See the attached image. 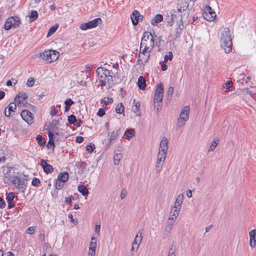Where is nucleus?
Instances as JSON below:
<instances>
[{
  "label": "nucleus",
  "mask_w": 256,
  "mask_h": 256,
  "mask_svg": "<svg viewBox=\"0 0 256 256\" xmlns=\"http://www.w3.org/2000/svg\"><path fill=\"white\" fill-rule=\"evenodd\" d=\"M220 45L226 53L232 51V34L228 28H224L220 36Z\"/></svg>",
  "instance_id": "obj_4"
},
{
  "label": "nucleus",
  "mask_w": 256,
  "mask_h": 256,
  "mask_svg": "<svg viewBox=\"0 0 256 256\" xmlns=\"http://www.w3.org/2000/svg\"><path fill=\"white\" fill-rule=\"evenodd\" d=\"M35 226H30L27 229L26 233L28 234H32L35 232Z\"/></svg>",
  "instance_id": "obj_49"
},
{
  "label": "nucleus",
  "mask_w": 256,
  "mask_h": 256,
  "mask_svg": "<svg viewBox=\"0 0 256 256\" xmlns=\"http://www.w3.org/2000/svg\"><path fill=\"white\" fill-rule=\"evenodd\" d=\"M40 183V180L37 178H34L32 182V186H39Z\"/></svg>",
  "instance_id": "obj_44"
},
{
  "label": "nucleus",
  "mask_w": 256,
  "mask_h": 256,
  "mask_svg": "<svg viewBox=\"0 0 256 256\" xmlns=\"http://www.w3.org/2000/svg\"><path fill=\"white\" fill-rule=\"evenodd\" d=\"M38 16V14L37 11L36 10H32L30 12V15L29 16L30 17V22H32L34 21Z\"/></svg>",
  "instance_id": "obj_34"
},
{
  "label": "nucleus",
  "mask_w": 256,
  "mask_h": 256,
  "mask_svg": "<svg viewBox=\"0 0 256 256\" xmlns=\"http://www.w3.org/2000/svg\"><path fill=\"white\" fill-rule=\"evenodd\" d=\"M57 110L55 109L54 106L52 107L50 110V114L52 116H54L56 114Z\"/></svg>",
  "instance_id": "obj_59"
},
{
  "label": "nucleus",
  "mask_w": 256,
  "mask_h": 256,
  "mask_svg": "<svg viewBox=\"0 0 256 256\" xmlns=\"http://www.w3.org/2000/svg\"><path fill=\"white\" fill-rule=\"evenodd\" d=\"M74 103V102L70 98H68L64 102L65 105L68 106H70Z\"/></svg>",
  "instance_id": "obj_56"
},
{
  "label": "nucleus",
  "mask_w": 256,
  "mask_h": 256,
  "mask_svg": "<svg viewBox=\"0 0 256 256\" xmlns=\"http://www.w3.org/2000/svg\"><path fill=\"white\" fill-rule=\"evenodd\" d=\"M68 180V174L67 172H64L59 174L58 177V180L60 182H65Z\"/></svg>",
  "instance_id": "obj_25"
},
{
  "label": "nucleus",
  "mask_w": 256,
  "mask_h": 256,
  "mask_svg": "<svg viewBox=\"0 0 256 256\" xmlns=\"http://www.w3.org/2000/svg\"><path fill=\"white\" fill-rule=\"evenodd\" d=\"M138 84L139 88L142 90H144L146 87V80L142 76L139 77L138 82Z\"/></svg>",
  "instance_id": "obj_29"
},
{
  "label": "nucleus",
  "mask_w": 256,
  "mask_h": 256,
  "mask_svg": "<svg viewBox=\"0 0 256 256\" xmlns=\"http://www.w3.org/2000/svg\"><path fill=\"white\" fill-rule=\"evenodd\" d=\"M10 180L12 184L20 192H24L26 188V179L20 178L18 176H12L10 174H6L4 178L5 183H8Z\"/></svg>",
  "instance_id": "obj_1"
},
{
  "label": "nucleus",
  "mask_w": 256,
  "mask_h": 256,
  "mask_svg": "<svg viewBox=\"0 0 256 256\" xmlns=\"http://www.w3.org/2000/svg\"><path fill=\"white\" fill-rule=\"evenodd\" d=\"M113 102V99L112 98H104L102 100V103L104 104V105L106 106L109 104L112 103Z\"/></svg>",
  "instance_id": "obj_41"
},
{
  "label": "nucleus",
  "mask_w": 256,
  "mask_h": 256,
  "mask_svg": "<svg viewBox=\"0 0 256 256\" xmlns=\"http://www.w3.org/2000/svg\"><path fill=\"white\" fill-rule=\"evenodd\" d=\"M124 110V106L122 103L118 104L116 108V112L118 114H122Z\"/></svg>",
  "instance_id": "obj_37"
},
{
  "label": "nucleus",
  "mask_w": 256,
  "mask_h": 256,
  "mask_svg": "<svg viewBox=\"0 0 256 256\" xmlns=\"http://www.w3.org/2000/svg\"><path fill=\"white\" fill-rule=\"evenodd\" d=\"M174 92V88L170 86L167 91L168 98H170Z\"/></svg>",
  "instance_id": "obj_48"
},
{
  "label": "nucleus",
  "mask_w": 256,
  "mask_h": 256,
  "mask_svg": "<svg viewBox=\"0 0 256 256\" xmlns=\"http://www.w3.org/2000/svg\"><path fill=\"white\" fill-rule=\"evenodd\" d=\"M21 24L20 20L17 16H10L6 21L4 28L6 30H10L12 28L18 27Z\"/></svg>",
  "instance_id": "obj_6"
},
{
  "label": "nucleus",
  "mask_w": 256,
  "mask_h": 256,
  "mask_svg": "<svg viewBox=\"0 0 256 256\" xmlns=\"http://www.w3.org/2000/svg\"><path fill=\"white\" fill-rule=\"evenodd\" d=\"M94 144H90L86 146V150L90 154L92 153L95 149Z\"/></svg>",
  "instance_id": "obj_42"
},
{
  "label": "nucleus",
  "mask_w": 256,
  "mask_h": 256,
  "mask_svg": "<svg viewBox=\"0 0 256 256\" xmlns=\"http://www.w3.org/2000/svg\"><path fill=\"white\" fill-rule=\"evenodd\" d=\"M168 256H176L175 250L172 248H170L168 250Z\"/></svg>",
  "instance_id": "obj_58"
},
{
  "label": "nucleus",
  "mask_w": 256,
  "mask_h": 256,
  "mask_svg": "<svg viewBox=\"0 0 256 256\" xmlns=\"http://www.w3.org/2000/svg\"><path fill=\"white\" fill-rule=\"evenodd\" d=\"M250 238V239H254L256 238V230L254 229L250 230L249 232Z\"/></svg>",
  "instance_id": "obj_50"
},
{
  "label": "nucleus",
  "mask_w": 256,
  "mask_h": 256,
  "mask_svg": "<svg viewBox=\"0 0 256 256\" xmlns=\"http://www.w3.org/2000/svg\"><path fill=\"white\" fill-rule=\"evenodd\" d=\"M84 140V138L82 136H78L76 138V142L79 144L82 143Z\"/></svg>",
  "instance_id": "obj_63"
},
{
  "label": "nucleus",
  "mask_w": 256,
  "mask_h": 256,
  "mask_svg": "<svg viewBox=\"0 0 256 256\" xmlns=\"http://www.w3.org/2000/svg\"><path fill=\"white\" fill-rule=\"evenodd\" d=\"M184 198V196L183 194H178L174 202V204L172 206L180 210L183 202Z\"/></svg>",
  "instance_id": "obj_22"
},
{
  "label": "nucleus",
  "mask_w": 256,
  "mask_h": 256,
  "mask_svg": "<svg viewBox=\"0 0 256 256\" xmlns=\"http://www.w3.org/2000/svg\"><path fill=\"white\" fill-rule=\"evenodd\" d=\"M175 221L176 220L168 218L165 228L166 231L168 232H170Z\"/></svg>",
  "instance_id": "obj_28"
},
{
  "label": "nucleus",
  "mask_w": 256,
  "mask_h": 256,
  "mask_svg": "<svg viewBox=\"0 0 256 256\" xmlns=\"http://www.w3.org/2000/svg\"><path fill=\"white\" fill-rule=\"evenodd\" d=\"M164 88L163 84L160 83L156 86L154 91V100L158 106H160L164 96Z\"/></svg>",
  "instance_id": "obj_7"
},
{
  "label": "nucleus",
  "mask_w": 256,
  "mask_h": 256,
  "mask_svg": "<svg viewBox=\"0 0 256 256\" xmlns=\"http://www.w3.org/2000/svg\"><path fill=\"white\" fill-rule=\"evenodd\" d=\"M6 206V204L4 200V199L0 197V208H5Z\"/></svg>",
  "instance_id": "obj_57"
},
{
  "label": "nucleus",
  "mask_w": 256,
  "mask_h": 256,
  "mask_svg": "<svg viewBox=\"0 0 256 256\" xmlns=\"http://www.w3.org/2000/svg\"><path fill=\"white\" fill-rule=\"evenodd\" d=\"M184 28V25L182 24H178V26L175 28V30L172 32V34H171V36L174 38V40L177 39L178 38L182 32V29Z\"/></svg>",
  "instance_id": "obj_19"
},
{
  "label": "nucleus",
  "mask_w": 256,
  "mask_h": 256,
  "mask_svg": "<svg viewBox=\"0 0 256 256\" xmlns=\"http://www.w3.org/2000/svg\"><path fill=\"white\" fill-rule=\"evenodd\" d=\"M218 142H219V140L218 139L214 140L212 142L211 145L210 146L209 148L208 152L213 151L214 150V149L216 148L217 145L218 144Z\"/></svg>",
  "instance_id": "obj_39"
},
{
  "label": "nucleus",
  "mask_w": 256,
  "mask_h": 256,
  "mask_svg": "<svg viewBox=\"0 0 256 256\" xmlns=\"http://www.w3.org/2000/svg\"><path fill=\"white\" fill-rule=\"evenodd\" d=\"M134 105L132 106V110L134 112H136L139 110V108L140 104L138 102H136V100L134 99L133 101Z\"/></svg>",
  "instance_id": "obj_36"
},
{
  "label": "nucleus",
  "mask_w": 256,
  "mask_h": 256,
  "mask_svg": "<svg viewBox=\"0 0 256 256\" xmlns=\"http://www.w3.org/2000/svg\"><path fill=\"white\" fill-rule=\"evenodd\" d=\"M166 62H164L162 65L161 66V69L163 71H164V70H166V69H167V66L166 64Z\"/></svg>",
  "instance_id": "obj_64"
},
{
  "label": "nucleus",
  "mask_w": 256,
  "mask_h": 256,
  "mask_svg": "<svg viewBox=\"0 0 256 256\" xmlns=\"http://www.w3.org/2000/svg\"><path fill=\"white\" fill-rule=\"evenodd\" d=\"M48 137H49V140H48V144L54 146V134L50 132H48Z\"/></svg>",
  "instance_id": "obj_45"
},
{
  "label": "nucleus",
  "mask_w": 256,
  "mask_h": 256,
  "mask_svg": "<svg viewBox=\"0 0 256 256\" xmlns=\"http://www.w3.org/2000/svg\"><path fill=\"white\" fill-rule=\"evenodd\" d=\"M140 236L137 234L132 244V246L131 248L132 254H134V252H136L139 247V246L142 240V234L140 232Z\"/></svg>",
  "instance_id": "obj_12"
},
{
  "label": "nucleus",
  "mask_w": 256,
  "mask_h": 256,
  "mask_svg": "<svg viewBox=\"0 0 256 256\" xmlns=\"http://www.w3.org/2000/svg\"><path fill=\"white\" fill-rule=\"evenodd\" d=\"M97 78L99 80L100 85L102 86H106V88L110 87L109 82L112 80V76L110 71L102 66L97 68Z\"/></svg>",
  "instance_id": "obj_3"
},
{
  "label": "nucleus",
  "mask_w": 256,
  "mask_h": 256,
  "mask_svg": "<svg viewBox=\"0 0 256 256\" xmlns=\"http://www.w3.org/2000/svg\"><path fill=\"white\" fill-rule=\"evenodd\" d=\"M8 208L9 209L12 208L14 206V201L8 202Z\"/></svg>",
  "instance_id": "obj_60"
},
{
  "label": "nucleus",
  "mask_w": 256,
  "mask_h": 256,
  "mask_svg": "<svg viewBox=\"0 0 256 256\" xmlns=\"http://www.w3.org/2000/svg\"><path fill=\"white\" fill-rule=\"evenodd\" d=\"M58 24H56L54 26H52L49 30V31L47 34V37H49L50 36H52L53 34H54L55 32L58 30Z\"/></svg>",
  "instance_id": "obj_35"
},
{
  "label": "nucleus",
  "mask_w": 256,
  "mask_h": 256,
  "mask_svg": "<svg viewBox=\"0 0 256 256\" xmlns=\"http://www.w3.org/2000/svg\"><path fill=\"white\" fill-rule=\"evenodd\" d=\"M142 50L140 48L138 54V61L140 64L144 65L148 62L150 58V52L142 53Z\"/></svg>",
  "instance_id": "obj_13"
},
{
  "label": "nucleus",
  "mask_w": 256,
  "mask_h": 256,
  "mask_svg": "<svg viewBox=\"0 0 256 256\" xmlns=\"http://www.w3.org/2000/svg\"><path fill=\"white\" fill-rule=\"evenodd\" d=\"M58 180L55 184L56 188L57 190H61L64 187V184Z\"/></svg>",
  "instance_id": "obj_51"
},
{
  "label": "nucleus",
  "mask_w": 256,
  "mask_h": 256,
  "mask_svg": "<svg viewBox=\"0 0 256 256\" xmlns=\"http://www.w3.org/2000/svg\"><path fill=\"white\" fill-rule=\"evenodd\" d=\"M120 134V128H116L112 132L108 134V135L110 136V140L108 146L106 148V150H108L110 146L114 142L115 140Z\"/></svg>",
  "instance_id": "obj_10"
},
{
  "label": "nucleus",
  "mask_w": 256,
  "mask_h": 256,
  "mask_svg": "<svg viewBox=\"0 0 256 256\" xmlns=\"http://www.w3.org/2000/svg\"><path fill=\"white\" fill-rule=\"evenodd\" d=\"M173 55L172 52H169L168 54H166L164 56V62H166L168 60H171L172 59Z\"/></svg>",
  "instance_id": "obj_43"
},
{
  "label": "nucleus",
  "mask_w": 256,
  "mask_h": 256,
  "mask_svg": "<svg viewBox=\"0 0 256 256\" xmlns=\"http://www.w3.org/2000/svg\"><path fill=\"white\" fill-rule=\"evenodd\" d=\"M95 27H96V18L88 22L82 23L80 26V28L82 30H86Z\"/></svg>",
  "instance_id": "obj_15"
},
{
  "label": "nucleus",
  "mask_w": 256,
  "mask_h": 256,
  "mask_svg": "<svg viewBox=\"0 0 256 256\" xmlns=\"http://www.w3.org/2000/svg\"><path fill=\"white\" fill-rule=\"evenodd\" d=\"M166 154L167 153L164 152L158 151L156 165V170L157 173H158L161 171L162 166L166 158Z\"/></svg>",
  "instance_id": "obj_8"
},
{
  "label": "nucleus",
  "mask_w": 256,
  "mask_h": 256,
  "mask_svg": "<svg viewBox=\"0 0 256 256\" xmlns=\"http://www.w3.org/2000/svg\"><path fill=\"white\" fill-rule=\"evenodd\" d=\"M36 140H38V144L40 146H44L45 144L46 141L40 135L36 136Z\"/></svg>",
  "instance_id": "obj_38"
},
{
  "label": "nucleus",
  "mask_w": 256,
  "mask_h": 256,
  "mask_svg": "<svg viewBox=\"0 0 256 256\" xmlns=\"http://www.w3.org/2000/svg\"><path fill=\"white\" fill-rule=\"evenodd\" d=\"M105 114V110L104 108H100L97 112V115L100 117L103 116Z\"/></svg>",
  "instance_id": "obj_54"
},
{
  "label": "nucleus",
  "mask_w": 256,
  "mask_h": 256,
  "mask_svg": "<svg viewBox=\"0 0 256 256\" xmlns=\"http://www.w3.org/2000/svg\"><path fill=\"white\" fill-rule=\"evenodd\" d=\"M28 98L27 94L24 92H19L15 97L14 101L16 103L17 106H18L21 105L22 104H26V107L30 108L31 106V104L26 102L24 103V100Z\"/></svg>",
  "instance_id": "obj_9"
},
{
  "label": "nucleus",
  "mask_w": 256,
  "mask_h": 256,
  "mask_svg": "<svg viewBox=\"0 0 256 256\" xmlns=\"http://www.w3.org/2000/svg\"><path fill=\"white\" fill-rule=\"evenodd\" d=\"M188 6V3L187 0H178L177 9L179 13L186 10Z\"/></svg>",
  "instance_id": "obj_14"
},
{
  "label": "nucleus",
  "mask_w": 256,
  "mask_h": 256,
  "mask_svg": "<svg viewBox=\"0 0 256 256\" xmlns=\"http://www.w3.org/2000/svg\"><path fill=\"white\" fill-rule=\"evenodd\" d=\"M122 144H118L116 150L114 151H117V152H121L122 151Z\"/></svg>",
  "instance_id": "obj_61"
},
{
  "label": "nucleus",
  "mask_w": 256,
  "mask_h": 256,
  "mask_svg": "<svg viewBox=\"0 0 256 256\" xmlns=\"http://www.w3.org/2000/svg\"><path fill=\"white\" fill-rule=\"evenodd\" d=\"M134 134V130L132 128H130L124 134V136H125V138L129 140L130 138H131L132 136H133Z\"/></svg>",
  "instance_id": "obj_32"
},
{
  "label": "nucleus",
  "mask_w": 256,
  "mask_h": 256,
  "mask_svg": "<svg viewBox=\"0 0 256 256\" xmlns=\"http://www.w3.org/2000/svg\"><path fill=\"white\" fill-rule=\"evenodd\" d=\"M140 16L142 17V16L140 15L138 10H135L132 12L130 16V18L134 25L136 26L138 24L139 20V18Z\"/></svg>",
  "instance_id": "obj_21"
},
{
  "label": "nucleus",
  "mask_w": 256,
  "mask_h": 256,
  "mask_svg": "<svg viewBox=\"0 0 256 256\" xmlns=\"http://www.w3.org/2000/svg\"><path fill=\"white\" fill-rule=\"evenodd\" d=\"M154 46V37L148 32H145L141 40L140 48L142 50V52H150Z\"/></svg>",
  "instance_id": "obj_2"
},
{
  "label": "nucleus",
  "mask_w": 256,
  "mask_h": 256,
  "mask_svg": "<svg viewBox=\"0 0 256 256\" xmlns=\"http://www.w3.org/2000/svg\"><path fill=\"white\" fill-rule=\"evenodd\" d=\"M16 106L17 104L14 102L10 103L6 108V109L8 108V111H9L10 112H14L16 109Z\"/></svg>",
  "instance_id": "obj_33"
},
{
  "label": "nucleus",
  "mask_w": 256,
  "mask_h": 256,
  "mask_svg": "<svg viewBox=\"0 0 256 256\" xmlns=\"http://www.w3.org/2000/svg\"><path fill=\"white\" fill-rule=\"evenodd\" d=\"M190 108L189 106H186L181 112L178 120L176 126L178 128L184 126L186 122L188 120Z\"/></svg>",
  "instance_id": "obj_5"
},
{
  "label": "nucleus",
  "mask_w": 256,
  "mask_h": 256,
  "mask_svg": "<svg viewBox=\"0 0 256 256\" xmlns=\"http://www.w3.org/2000/svg\"><path fill=\"white\" fill-rule=\"evenodd\" d=\"M50 50H46L43 52H39L37 54L38 57L42 58V60L46 61L47 63H51L50 60Z\"/></svg>",
  "instance_id": "obj_17"
},
{
  "label": "nucleus",
  "mask_w": 256,
  "mask_h": 256,
  "mask_svg": "<svg viewBox=\"0 0 256 256\" xmlns=\"http://www.w3.org/2000/svg\"><path fill=\"white\" fill-rule=\"evenodd\" d=\"M203 14L204 18L209 22L213 21L216 16L215 12L210 13L207 11H204Z\"/></svg>",
  "instance_id": "obj_24"
},
{
  "label": "nucleus",
  "mask_w": 256,
  "mask_h": 256,
  "mask_svg": "<svg viewBox=\"0 0 256 256\" xmlns=\"http://www.w3.org/2000/svg\"><path fill=\"white\" fill-rule=\"evenodd\" d=\"M180 210V209H178L176 208L171 206L170 211L168 216V218H170L176 220L179 215Z\"/></svg>",
  "instance_id": "obj_23"
},
{
  "label": "nucleus",
  "mask_w": 256,
  "mask_h": 256,
  "mask_svg": "<svg viewBox=\"0 0 256 256\" xmlns=\"http://www.w3.org/2000/svg\"><path fill=\"white\" fill-rule=\"evenodd\" d=\"M40 166L46 174L52 173L54 170L52 166L48 164L46 160H41Z\"/></svg>",
  "instance_id": "obj_18"
},
{
  "label": "nucleus",
  "mask_w": 256,
  "mask_h": 256,
  "mask_svg": "<svg viewBox=\"0 0 256 256\" xmlns=\"http://www.w3.org/2000/svg\"><path fill=\"white\" fill-rule=\"evenodd\" d=\"M40 0H31V4L33 6H35L37 5L40 2Z\"/></svg>",
  "instance_id": "obj_62"
},
{
  "label": "nucleus",
  "mask_w": 256,
  "mask_h": 256,
  "mask_svg": "<svg viewBox=\"0 0 256 256\" xmlns=\"http://www.w3.org/2000/svg\"><path fill=\"white\" fill-rule=\"evenodd\" d=\"M34 80L32 78H30L26 82V86L28 87H31L34 86Z\"/></svg>",
  "instance_id": "obj_47"
},
{
  "label": "nucleus",
  "mask_w": 256,
  "mask_h": 256,
  "mask_svg": "<svg viewBox=\"0 0 256 256\" xmlns=\"http://www.w3.org/2000/svg\"><path fill=\"white\" fill-rule=\"evenodd\" d=\"M232 83L230 81H227L226 83V92H228L230 91V88L232 86Z\"/></svg>",
  "instance_id": "obj_52"
},
{
  "label": "nucleus",
  "mask_w": 256,
  "mask_h": 256,
  "mask_svg": "<svg viewBox=\"0 0 256 256\" xmlns=\"http://www.w3.org/2000/svg\"><path fill=\"white\" fill-rule=\"evenodd\" d=\"M250 247L252 248L256 246V238L254 239H250Z\"/></svg>",
  "instance_id": "obj_55"
},
{
  "label": "nucleus",
  "mask_w": 256,
  "mask_h": 256,
  "mask_svg": "<svg viewBox=\"0 0 256 256\" xmlns=\"http://www.w3.org/2000/svg\"><path fill=\"white\" fill-rule=\"evenodd\" d=\"M168 138L164 136L160 144L159 152L167 153L168 150Z\"/></svg>",
  "instance_id": "obj_16"
},
{
  "label": "nucleus",
  "mask_w": 256,
  "mask_h": 256,
  "mask_svg": "<svg viewBox=\"0 0 256 256\" xmlns=\"http://www.w3.org/2000/svg\"><path fill=\"white\" fill-rule=\"evenodd\" d=\"M68 122L71 124H74L76 122H77L76 118V116H74L73 114H72V115H70V116H68Z\"/></svg>",
  "instance_id": "obj_40"
},
{
  "label": "nucleus",
  "mask_w": 256,
  "mask_h": 256,
  "mask_svg": "<svg viewBox=\"0 0 256 256\" xmlns=\"http://www.w3.org/2000/svg\"><path fill=\"white\" fill-rule=\"evenodd\" d=\"M22 118L28 124L34 122L33 114L28 110H23L20 114Z\"/></svg>",
  "instance_id": "obj_11"
},
{
  "label": "nucleus",
  "mask_w": 256,
  "mask_h": 256,
  "mask_svg": "<svg viewBox=\"0 0 256 256\" xmlns=\"http://www.w3.org/2000/svg\"><path fill=\"white\" fill-rule=\"evenodd\" d=\"M50 62H51L56 60L60 56L59 53L58 52L54 50H50Z\"/></svg>",
  "instance_id": "obj_30"
},
{
  "label": "nucleus",
  "mask_w": 256,
  "mask_h": 256,
  "mask_svg": "<svg viewBox=\"0 0 256 256\" xmlns=\"http://www.w3.org/2000/svg\"><path fill=\"white\" fill-rule=\"evenodd\" d=\"M96 240L95 238L92 236L91 238V242L90 244L88 256H94L96 253Z\"/></svg>",
  "instance_id": "obj_20"
},
{
  "label": "nucleus",
  "mask_w": 256,
  "mask_h": 256,
  "mask_svg": "<svg viewBox=\"0 0 256 256\" xmlns=\"http://www.w3.org/2000/svg\"><path fill=\"white\" fill-rule=\"evenodd\" d=\"M14 194L12 192H10L6 196V200L8 202L14 201Z\"/></svg>",
  "instance_id": "obj_46"
},
{
  "label": "nucleus",
  "mask_w": 256,
  "mask_h": 256,
  "mask_svg": "<svg viewBox=\"0 0 256 256\" xmlns=\"http://www.w3.org/2000/svg\"><path fill=\"white\" fill-rule=\"evenodd\" d=\"M127 192L126 188H122L120 192V197L122 200L126 196Z\"/></svg>",
  "instance_id": "obj_53"
},
{
  "label": "nucleus",
  "mask_w": 256,
  "mask_h": 256,
  "mask_svg": "<svg viewBox=\"0 0 256 256\" xmlns=\"http://www.w3.org/2000/svg\"><path fill=\"white\" fill-rule=\"evenodd\" d=\"M78 190L83 196H87L88 194V190L86 186L84 185L79 186L78 188Z\"/></svg>",
  "instance_id": "obj_31"
},
{
  "label": "nucleus",
  "mask_w": 256,
  "mask_h": 256,
  "mask_svg": "<svg viewBox=\"0 0 256 256\" xmlns=\"http://www.w3.org/2000/svg\"><path fill=\"white\" fill-rule=\"evenodd\" d=\"M163 20V16L160 14H158L152 18L151 20V24L155 26L158 23L161 22Z\"/></svg>",
  "instance_id": "obj_27"
},
{
  "label": "nucleus",
  "mask_w": 256,
  "mask_h": 256,
  "mask_svg": "<svg viewBox=\"0 0 256 256\" xmlns=\"http://www.w3.org/2000/svg\"><path fill=\"white\" fill-rule=\"evenodd\" d=\"M122 157V154L121 152H117V151H114L113 158L114 164L115 165H118L120 164Z\"/></svg>",
  "instance_id": "obj_26"
}]
</instances>
